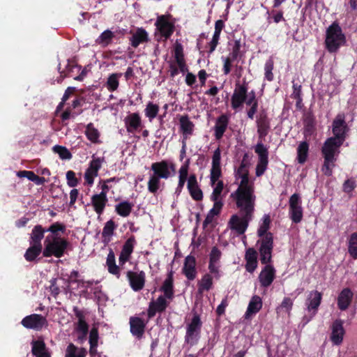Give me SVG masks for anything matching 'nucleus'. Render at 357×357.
<instances>
[{
    "mask_svg": "<svg viewBox=\"0 0 357 357\" xmlns=\"http://www.w3.org/2000/svg\"><path fill=\"white\" fill-rule=\"evenodd\" d=\"M349 130L344 114H338L332 124V132L334 137L328 138L321 149L324 158L321 172L324 175L332 176L333 169L335 166V162L340 153V148L345 141Z\"/></svg>",
    "mask_w": 357,
    "mask_h": 357,
    "instance_id": "f257e3e1",
    "label": "nucleus"
},
{
    "mask_svg": "<svg viewBox=\"0 0 357 357\" xmlns=\"http://www.w3.org/2000/svg\"><path fill=\"white\" fill-rule=\"evenodd\" d=\"M70 243L59 236H47L44 241L43 255L45 257L61 258L64 255Z\"/></svg>",
    "mask_w": 357,
    "mask_h": 357,
    "instance_id": "f03ea898",
    "label": "nucleus"
},
{
    "mask_svg": "<svg viewBox=\"0 0 357 357\" xmlns=\"http://www.w3.org/2000/svg\"><path fill=\"white\" fill-rule=\"evenodd\" d=\"M346 42V37L339 23L333 22L326 29L325 46L330 53H335Z\"/></svg>",
    "mask_w": 357,
    "mask_h": 357,
    "instance_id": "7ed1b4c3",
    "label": "nucleus"
},
{
    "mask_svg": "<svg viewBox=\"0 0 357 357\" xmlns=\"http://www.w3.org/2000/svg\"><path fill=\"white\" fill-rule=\"evenodd\" d=\"M230 197L235 201L236 207L238 208L239 213H246V215H252L255 211V199L254 191H234Z\"/></svg>",
    "mask_w": 357,
    "mask_h": 357,
    "instance_id": "20e7f679",
    "label": "nucleus"
},
{
    "mask_svg": "<svg viewBox=\"0 0 357 357\" xmlns=\"http://www.w3.org/2000/svg\"><path fill=\"white\" fill-rule=\"evenodd\" d=\"M171 15H160L157 17L155 22V36L158 32L160 39L167 40L169 39L175 31V25L174 22H171Z\"/></svg>",
    "mask_w": 357,
    "mask_h": 357,
    "instance_id": "39448f33",
    "label": "nucleus"
},
{
    "mask_svg": "<svg viewBox=\"0 0 357 357\" xmlns=\"http://www.w3.org/2000/svg\"><path fill=\"white\" fill-rule=\"evenodd\" d=\"M252 218V215H246V213L234 214L229 220L228 226L238 235H242L247 230Z\"/></svg>",
    "mask_w": 357,
    "mask_h": 357,
    "instance_id": "423d86ee",
    "label": "nucleus"
},
{
    "mask_svg": "<svg viewBox=\"0 0 357 357\" xmlns=\"http://www.w3.org/2000/svg\"><path fill=\"white\" fill-rule=\"evenodd\" d=\"M257 243L260 244L259 252L261 263L264 265L271 264L273 249V234H268L264 238L259 240Z\"/></svg>",
    "mask_w": 357,
    "mask_h": 357,
    "instance_id": "0eeeda50",
    "label": "nucleus"
},
{
    "mask_svg": "<svg viewBox=\"0 0 357 357\" xmlns=\"http://www.w3.org/2000/svg\"><path fill=\"white\" fill-rule=\"evenodd\" d=\"M21 324L26 328L40 331L48 326V321L46 317L41 314H31L24 317Z\"/></svg>",
    "mask_w": 357,
    "mask_h": 357,
    "instance_id": "6e6552de",
    "label": "nucleus"
},
{
    "mask_svg": "<svg viewBox=\"0 0 357 357\" xmlns=\"http://www.w3.org/2000/svg\"><path fill=\"white\" fill-rule=\"evenodd\" d=\"M289 204L291 220L296 224L301 222L303 216V210L300 195L297 193L293 194L289 198Z\"/></svg>",
    "mask_w": 357,
    "mask_h": 357,
    "instance_id": "1a4fd4ad",
    "label": "nucleus"
},
{
    "mask_svg": "<svg viewBox=\"0 0 357 357\" xmlns=\"http://www.w3.org/2000/svg\"><path fill=\"white\" fill-rule=\"evenodd\" d=\"M255 151L259 158L256 167V176H261L264 174L268 164V148L263 143L258 142L255 147Z\"/></svg>",
    "mask_w": 357,
    "mask_h": 357,
    "instance_id": "9d476101",
    "label": "nucleus"
},
{
    "mask_svg": "<svg viewBox=\"0 0 357 357\" xmlns=\"http://www.w3.org/2000/svg\"><path fill=\"white\" fill-rule=\"evenodd\" d=\"M105 162V158L95 157L93 155L90 161L89 167L84 173V180L86 183L91 185L93 184L95 177L98 176V171L101 169L102 165Z\"/></svg>",
    "mask_w": 357,
    "mask_h": 357,
    "instance_id": "9b49d317",
    "label": "nucleus"
},
{
    "mask_svg": "<svg viewBox=\"0 0 357 357\" xmlns=\"http://www.w3.org/2000/svg\"><path fill=\"white\" fill-rule=\"evenodd\" d=\"M248 96V84L245 82L243 84L236 83L235 89L231 96V105L234 109L241 107L246 100Z\"/></svg>",
    "mask_w": 357,
    "mask_h": 357,
    "instance_id": "f8f14e48",
    "label": "nucleus"
},
{
    "mask_svg": "<svg viewBox=\"0 0 357 357\" xmlns=\"http://www.w3.org/2000/svg\"><path fill=\"white\" fill-rule=\"evenodd\" d=\"M322 300V294L317 290H312L307 294L305 300L307 310L311 314L310 319L317 313Z\"/></svg>",
    "mask_w": 357,
    "mask_h": 357,
    "instance_id": "ddd939ff",
    "label": "nucleus"
},
{
    "mask_svg": "<svg viewBox=\"0 0 357 357\" xmlns=\"http://www.w3.org/2000/svg\"><path fill=\"white\" fill-rule=\"evenodd\" d=\"M124 124L128 133L139 132L144 127L138 112L129 113L124 119Z\"/></svg>",
    "mask_w": 357,
    "mask_h": 357,
    "instance_id": "4468645a",
    "label": "nucleus"
},
{
    "mask_svg": "<svg viewBox=\"0 0 357 357\" xmlns=\"http://www.w3.org/2000/svg\"><path fill=\"white\" fill-rule=\"evenodd\" d=\"M221 151L220 148H217L212 157V166L210 172V180L211 185H214L220 177L222 176L221 170Z\"/></svg>",
    "mask_w": 357,
    "mask_h": 357,
    "instance_id": "2eb2a0df",
    "label": "nucleus"
},
{
    "mask_svg": "<svg viewBox=\"0 0 357 357\" xmlns=\"http://www.w3.org/2000/svg\"><path fill=\"white\" fill-rule=\"evenodd\" d=\"M126 276L129 282L130 286L135 291H139L144 287L146 282V274L144 271L135 272L128 271Z\"/></svg>",
    "mask_w": 357,
    "mask_h": 357,
    "instance_id": "dca6fc26",
    "label": "nucleus"
},
{
    "mask_svg": "<svg viewBox=\"0 0 357 357\" xmlns=\"http://www.w3.org/2000/svg\"><path fill=\"white\" fill-rule=\"evenodd\" d=\"M137 241L135 236H130L123 243L119 257L120 266H123L131 258Z\"/></svg>",
    "mask_w": 357,
    "mask_h": 357,
    "instance_id": "f3484780",
    "label": "nucleus"
},
{
    "mask_svg": "<svg viewBox=\"0 0 357 357\" xmlns=\"http://www.w3.org/2000/svg\"><path fill=\"white\" fill-rule=\"evenodd\" d=\"M181 272L190 281H192L197 278V260L193 255H189L185 257Z\"/></svg>",
    "mask_w": 357,
    "mask_h": 357,
    "instance_id": "a211bd4d",
    "label": "nucleus"
},
{
    "mask_svg": "<svg viewBox=\"0 0 357 357\" xmlns=\"http://www.w3.org/2000/svg\"><path fill=\"white\" fill-rule=\"evenodd\" d=\"M275 273L276 271L272 264H266L258 278L261 287H269L275 278Z\"/></svg>",
    "mask_w": 357,
    "mask_h": 357,
    "instance_id": "6ab92c4d",
    "label": "nucleus"
},
{
    "mask_svg": "<svg viewBox=\"0 0 357 357\" xmlns=\"http://www.w3.org/2000/svg\"><path fill=\"white\" fill-rule=\"evenodd\" d=\"M259 142L262 143L271 129L270 120L266 113H261L256 121Z\"/></svg>",
    "mask_w": 357,
    "mask_h": 357,
    "instance_id": "aec40b11",
    "label": "nucleus"
},
{
    "mask_svg": "<svg viewBox=\"0 0 357 357\" xmlns=\"http://www.w3.org/2000/svg\"><path fill=\"white\" fill-rule=\"evenodd\" d=\"M130 331L131 334L138 339H141L145 332L147 322L138 317H130L129 319Z\"/></svg>",
    "mask_w": 357,
    "mask_h": 357,
    "instance_id": "412c9836",
    "label": "nucleus"
},
{
    "mask_svg": "<svg viewBox=\"0 0 357 357\" xmlns=\"http://www.w3.org/2000/svg\"><path fill=\"white\" fill-rule=\"evenodd\" d=\"M169 303L166 301L163 296H160L156 301H153L149 303V308L147 310L148 318L152 319L156 312H162L165 311Z\"/></svg>",
    "mask_w": 357,
    "mask_h": 357,
    "instance_id": "4be33fe9",
    "label": "nucleus"
},
{
    "mask_svg": "<svg viewBox=\"0 0 357 357\" xmlns=\"http://www.w3.org/2000/svg\"><path fill=\"white\" fill-rule=\"evenodd\" d=\"M187 188L191 197L195 201H202L203 199V192L201 190L195 174L189 176Z\"/></svg>",
    "mask_w": 357,
    "mask_h": 357,
    "instance_id": "5701e85b",
    "label": "nucleus"
},
{
    "mask_svg": "<svg viewBox=\"0 0 357 357\" xmlns=\"http://www.w3.org/2000/svg\"><path fill=\"white\" fill-rule=\"evenodd\" d=\"M178 120L180 132L183 135L182 140H187L193 134L195 124L190 121L188 114L180 115Z\"/></svg>",
    "mask_w": 357,
    "mask_h": 357,
    "instance_id": "b1692460",
    "label": "nucleus"
},
{
    "mask_svg": "<svg viewBox=\"0 0 357 357\" xmlns=\"http://www.w3.org/2000/svg\"><path fill=\"white\" fill-rule=\"evenodd\" d=\"M229 123V118L226 114H222L217 118L213 128L215 139L220 140L222 138L227 129Z\"/></svg>",
    "mask_w": 357,
    "mask_h": 357,
    "instance_id": "393cba45",
    "label": "nucleus"
},
{
    "mask_svg": "<svg viewBox=\"0 0 357 357\" xmlns=\"http://www.w3.org/2000/svg\"><path fill=\"white\" fill-rule=\"evenodd\" d=\"M151 170L153 174L161 178L167 179L171 176L169 171V162L167 160H162L151 164Z\"/></svg>",
    "mask_w": 357,
    "mask_h": 357,
    "instance_id": "a878e982",
    "label": "nucleus"
},
{
    "mask_svg": "<svg viewBox=\"0 0 357 357\" xmlns=\"http://www.w3.org/2000/svg\"><path fill=\"white\" fill-rule=\"evenodd\" d=\"M344 335L343 321L341 319L335 320L332 324L331 341L334 344L339 345L343 340Z\"/></svg>",
    "mask_w": 357,
    "mask_h": 357,
    "instance_id": "bb28decb",
    "label": "nucleus"
},
{
    "mask_svg": "<svg viewBox=\"0 0 357 357\" xmlns=\"http://www.w3.org/2000/svg\"><path fill=\"white\" fill-rule=\"evenodd\" d=\"M245 260L246 261L245 270L252 273L257 268V252L253 248H249L246 250L245 254Z\"/></svg>",
    "mask_w": 357,
    "mask_h": 357,
    "instance_id": "cd10ccee",
    "label": "nucleus"
},
{
    "mask_svg": "<svg viewBox=\"0 0 357 357\" xmlns=\"http://www.w3.org/2000/svg\"><path fill=\"white\" fill-rule=\"evenodd\" d=\"M160 291L164 293V297L167 299L172 300L174 298V271L171 270L165 280Z\"/></svg>",
    "mask_w": 357,
    "mask_h": 357,
    "instance_id": "c85d7f7f",
    "label": "nucleus"
},
{
    "mask_svg": "<svg viewBox=\"0 0 357 357\" xmlns=\"http://www.w3.org/2000/svg\"><path fill=\"white\" fill-rule=\"evenodd\" d=\"M353 298V292L349 288L343 289L337 298V306L340 310H346Z\"/></svg>",
    "mask_w": 357,
    "mask_h": 357,
    "instance_id": "c756f323",
    "label": "nucleus"
},
{
    "mask_svg": "<svg viewBox=\"0 0 357 357\" xmlns=\"http://www.w3.org/2000/svg\"><path fill=\"white\" fill-rule=\"evenodd\" d=\"M107 202V197L103 193L96 194L91 197V204L95 212L99 215L102 214Z\"/></svg>",
    "mask_w": 357,
    "mask_h": 357,
    "instance_id": "7c9ffc66",
    "label": "nucleus"
},
{
    "mask_svg": "<svg viewBox=\"0 0 357 357\" xmlns=\"http://www.w3.org/2000/svg\"><path fill=\"white\" fill-rule=\"evenodd\" d=\"M149 40V34L142 27L137 28L130 38V45L134 48H137L140 44L147 43Z\"/></svg>",
    "mask_w": 357,
    "mask_h": 357,
    "instance_id": "2f4dec72",
    "label": "nucleus"
},
{
    "mask_svg": "<svg viewBox=\"0 0 357 357\" xmlns=\"http://www.w3.org/2000/svg\"><path fill=\"white\" fill-rule=\"evenodd\" d=\"M213 287V277L210 273H205L197 282V293L203 295L205 291H210Z\"/></svg>",
    "mask_w": 357,
    "mask_h": 357,
    "instance_id": "473e14b6",
    "label": "nucleus"
},
{
    "mask_svg": "<svg viewBox=\"0 0 357 357\" xmlns=\"http://www.w3.org/2000/svg\"><path fill=\"white\" fill-rule=\"evenodd\" d=\"M106 266L108 272L119 279L121 276V268L116 264L115 255L112 249H109V253L106 259Z\"/></svg>",
    "mask_w": 357,
    "mask_h": 357,
    "instance_id": "72a5a7b5",
    "label": "nucleus"
},
{
    "mask_svg": "<svg viewBox=\"0 0 357 357\" xmlns=\"http://www.w3.org/2000/svg\"><path fill=\"white\" fill-rule=\"evenodd\" d=\"M116 227L117 225L112 220H108L105 224L102 231V242L105 245H108L112 241V237L114 236Z\"/></svg>",
    "mask_w": 357,
    "mask_h": 357,
    "instance_id": "f704fd0d",
    "label": "nucleus"
},
{
    "mask_svg": "<svg viewBox=\"0 0 357 357\" xmlns=\"http://www.w3.org/2000/svg\"><path fill=\"white\" fill-rule=\"evenodd\" d=\"M47 229L43 228L41 225H36L33 227L29 239V243L42 245V240L44 238Z\"/></svg>",
    "mask_w": 357,
    "mask_h": 357,
    "instance_id": "c9c22d12",
    "label": "nucleus"
},
{
    "mask_svg": "<svg viewBox=\"0 0 357 357\" xmlns=\"http://www.w3.org/2000/svg\"><path fill=\"white\" fill-rule=\"evenodd\" d=\"M262 307V300L260 296L255 295L252 297L250 303L248 304L246 312L245 317L257 313Z\"/></svg>",
    "mask_w": 357,
    "mask_h": 357,
    "instance_id": "e433bc0d",
    "label": "nucleus"
},
{
    "mask_svg": "<svg viewBox=\"0 0 357 357\" xmlns=\"http://www.w3.org/2000/svg\"><path fill=\"white\" fill-rule=\"evenodd\" d=\"M43 250V245L30 243V246L25 252L24 257L27 261L31 262L36 260Z\"/></svg>",
    "mask_w": 357,
    "mask_h": 357,
    "instance_id": "4c0bfd02",
    "label": "nucleus"
},
{
    "mask_svg": "<svg viewBox=\"0 0 357 357\" xmlns=\"http://www.w3.org/2000/svg\"><path fill=\"white\" fill-rule=\"evenodd\" d=\"M17 176L20 178H27L29 181L34 182L36 185H43L45 182L44 177L36 175L32 171L21 170L17 172Z\"/></svg>",
    "mask_w": 357,
    "mask_h": 357,
    "instance_id": "58836bf2",
    "label": "nucleus"
},
{
    "mask_svg": "<svg viewBox=\"0 0 357 357\" xmlns=\"http://www.w3.org/2000/svg\"><path fill=\"white\" fill-rule=\"evenodd\" d=\"M133 204L128 201H123L115 206L116 213L121 217H128L132 210Z\"/></svg>",
    "mask_w": 357,
    "mask_h": 357,
    "instance_id": "ea45409f",
    "label": "nucleus"
},
{
    "mask_svg": "<svg viewBox=\"0 0 357 357\" xmlns=\"http://www.w3.org/2000/svg\"><path fill=\"white\" fill-rule=\"evenodd\" d=\"M86 351L84 348H79L74 344L70 343L65 352V357H86Z\"/></svg>",
    "mask_w": 357,
    "mask_h": 357,
    "instance_id": "a19ab883",
    "label": "nucleus"
},
{
    "mask_svg": "<svg viewBox=\"0 0 357 357\" xmlns=\"http://www.w3.org/2000/svg\"><path fill=\"white\" fill-rule=\"evenodd\" d=\"M309 152V144L306 141L301 142L297 148V160L299 164L306 162Z\"/></svg>",
    "mask_w": 357,
    "mask_h": 357,
    "instance_id": "79ce46f5",
    "label": "nucleus"
},
{
    "mask_svg": "<svg viewBox=\"0 0 357 357\" xmlns=\"http://www.w3.org/2000/svg\"><path fill=\"white\" fill-rule=\"evenodd\" d=\"M161 178L154 175L153 174H151L149 181L147 183V188L150 193L153 195H156L161 185Z\"/></svg>",
    "mask_w": 357,
    "mask_h": 357,
    "instance_id": "37998d69",
    "label": "nucleus"
},
{
    "mask_svg": "<svg viewBox=\"0 0 357 357\" xmlns=\"http://www.w3.org/2000/svg\"><path fill=\"white\" fill-rule=\"evenodd\" d=\"M122 76V73H116L111 74L106 82V87L110 92L117 90L119 86V78Z\"/></svg>",
    "mask_w": 357,
    "mask_h": 357,
    "instance_id": "c03bdc74",
    "label": "nucleus"
},
{
    "mask_svg": "<svg viewBox=\"0 0 357 357\" xmlns=\"http://www.w3.org/2000/svg\"><path fill=\"white\" fill-rule=\"evenodd\" d=\"M84 133L87 139L92 143L96 144L99 142L100 132L98 129L94 127L93 123L87 124Z\"/></svg>",
    "mask_w": 357,
    "mask_h": 357,
    "instance_id": "a18cd8bd",
    "label": "nucleus"
},
{
    "mask_svg": "<svg viewBox=\"0 0 357 357\" xmlns=\"http://www.w3.org/2000/svg\"><path fill=\"white\" fill-rule=\"evenodd\" d=\"M114 38V32L107 29L104 31L96 39V43L103 47H107L112 43Z\"/></svg>",
    "mask_w": 357,
    "mask_h": 357,
    "instance_id": "49530a36",
    "label": "nucleus"
},
{
    "mask_svg": "<svg viewBox=\"0 0 357 357\" xmlns=\"http://www.w3.org/2000/svg\"><path fill=\"white\" fill-rule=\"evenodd\" d=\"M202 326V322L199 317V315L195 314L193 315L191 321L188 324L186 331L192 333H201V328Z\"/></svg>",
    "mask_w": 357,
    "mask_h": 357,
    "instance_id": "de8ad7c7",
    "label": "nucleus"
},
{
    "mask_svg": "<svg viewBox=\"0 0 357 357\" xmlns=\"http://www.w3.org/2000/svg\"><path fill=\"white\" fill-rule=\"evenodd\" d=\"M159 112V106L152 102H149L144 109V114L151 122L155 117L158 116Z\"/></svg>",
    "mask_w": 357,
    "mask_h": 357,
    "instance_id": "09e8293b",
    "label": "nucleus"
},
{
    "mask_svg": "<svg viewBox=\"0 0 357 357\" xmlns=\"http://www.w3.org/2000/svg\"><path fill=\"white\" fill-rule=\"evenodd\" d=\"M31 353L33 356H38L39 354L43 353L48 349L43 340H33L31 343Z\"/></svg>",
    "mask_w": 357,
    "mask_h": 357,
    "instance_id": "8fccbe9b",
    "label": "nucleus"
},
{
    "mask_svg": "<svg viewBox=\"0 0 357 357\" xmlns=\"http://www.w3.org/2000/svg\"><path fill=\"white\" fill-rule=\"evenodd\" d=\"M293 305L294 303L291 298L289 297H284L281 304L276 308L277 314H280L282 312H285L288 315H290Z\"/></svg>",
    "mask_w": 357,
    "mask_h": 357,
    "instance_id": "3c124183",
    "label": "nucleus"
},
{
    "mask_svg": "<svg viewBox=\"0 0 357 357\" xmlns=\"http://www.w3.org/2000/svg\"><path fill=\"white\" fill-rule=\"evenodd\" d=\"M241 181L236 191H254V185L250 183L249 174L244 173L241 176Z\"/></svg>",
    "mask_w": 357,
    "mask_h": 357,
    "instance_id": "603ef678",
    "label": "nucleus"
},
{
    "mask_svg": "<svg viewBox=\"0 0 357 357\" xmlns=\"http://www.w3.org/2000/svg\"><path fill=\"white\" fill-rule=\"evenodd\" d=\"M348 252L350 256L357 259V233H353L351 234L349 240Z\"/></svg>",
    "mask_w": 357,
    "mask_h": 357,
    "instance_id": "864d4df0",
    "label": "nucleus"
},
{
    "mask_svg": "<svg viewBox=\"0 0 357 357\" xmlns=\"http://www.w3.org/2000/svg\"><path fill=\"white\" fill-rule=\"evenodd\" d=\"M270 217L268 215H265L264 217L263 222L257 231V235L261 238H264L268 234H271L268 231L270 227Z\"/></svg>",
    "mask_w": 357,
    "mask_h": 357,
    "instance_id": "5fc2aeb1",
    "label": "nucleus"
},
{
    "mask_svg": "<svg viewBox=\"0 0 357 357\" xmlns=\"http://www.w3.org/2000/svg\"><path fill=\"white\" fill-rule=\"evenodd\" d=\"M53 151L57 153L62 160H70L72 158L70 151L65 146L55 145L53 146Z\"/></svg>",
    "mask_w": 357,
    "mask_h": 357,
    "instance_id": "6e6d98bb",
    "label": "nucleus"
},
{
    "mask_svg": "<svg viewBox=\"0 0 357 357\" xmlns=\"http://www.w3.org/2000/svg\"><path fill=\"white\" fill-rule=\"evenodd\" d=\"M241 45L240 40H236L228 57L231 58V60L235 61H236L238 59H241L243 56V53L241 52Z\"/></svg>",
    "mask_w": 357,
    "mask_h": 357,
    "instance_id": "4d7b16f0",
    "label": "nucleus"
},
{
    "mask_svg": "<svg viewBox=\"0 0 357 357\" xmlns=\"http://www.w3.org/2000/svg\"><path fill=\"white\" fill-rule=\"evenodd\" d=\"M47 229V232L50 231L52 233L50 236H58V233H65L66 230V225L63 223L56 222L52 224Z\"/></svg>",
    "mask_w": 357,
    "mask_h": 357,
    "instance_id": "13d9d810",
    "label": "nucleus"
},
{
    "mask_svg": "<svg viewBox=\"0 0 357 357\" xmlns=\"http://www.w3.org/2000/svg\"><path fill=\"white\" fill-rule=\"evenodd\" d=\"M216 183V185L213 188V192L211 195V201L222 200L221 198V193L224 188L223 181H219L218 179Z\"/></svg>",
    "mask_w": 357,
    "mask_h": 357,
    "instance_id": "bf43d9fd",
    "label": "nucleus"
},
{
    "mask_svg": "<svg viewBox=\"0 0 357 357\" xmlns=\"http://www.w3.org/2000/svg\"><path fill=\"white\" fill-rule=\"evenodd\" d=\"M200 338V334L186 331L185 335V343L188 344L190 347L196 345Z\"/></svg>",
    "mask_w": 357,
    "mask_h": 357,
    "instance_id": "052dcab7",
    "label": "nucleus"
},
{
    "mask_svg": "<svg viewBox=\"0 0 357 357\" xmlns=\"http://www.w3.org/2000/svg\"><path fill=\"white\" fill-rule=\"evenodd\" d=\"M274 68V62L272 59H269L265 63L264 70H265V79L269 82H271L274 79L273 70Z\"/></svg>",
    "mask_w": 357,
    "mask_h": 357,
    "instance_id": "680f3d73",
    "label": "nucleus"
},
{
    "mask_svg": "<svg viewBox=\"0 0 357 357\" xmlns=\"http://www.w3.org/2000/svg\"><path fill=\"white\" fill-rule=\"evenodd\" d=\"M248 158V154L245 153L243 158V160L238 167V169L235 171V176L236 178H241V175H243L244 173L249 174L248 169L247 168V164L245 162L246 158Z\"/></svg>",
    "mask_w": 357,
    "mask_h": 357,
    "instance_id": "e2e57ef3",
    "label": "nucleus"
},
{
    "mask_svg": "<svg viewBox=\"0 0 357 357\" xmlns=\"http://www.w3.org/2000/svg\"><path fill=\"white\" fill-rule=\"evenodd\" d=\"M98 329L93 326L89 333V344L91 345V349H95L98 347Z\"/></svg>",
    "mask_w": 357,
    "mask_h": 357,
    "instance_id": "0e129e2a",
    "label": "nucleus"
},
{
    "mask_svg": "<svg viewBox=\"0 0 357 357\" xmlns=\"http://www.w3.org/2000/svg\"><path fill=\"white\" fill-rule=\"evenodd\" d=\"M80 68V66H79L75 61L68 59L67 65L66 66V68L64 70L60 72L61 76L63 77L70 76V73L73 70L74 68Z\"/></svg>",
    "mask_w": 357,
    "mask_h": 357,
    "instance_id": "69168bd1",
    "label": "nucleus"
},
{
    "mask_svg": "<svg viewBox=\"0 0 357 357\" xmlns=\"http://www.w3.org/2000/svg\"><path fill=\"white\" fill-rule=\"evenodd\" d=\"M356 187V182L354 178L351 177L347 179L342 185V190L345 193L351 192Z\"/></svg>",
    "mask_w": 357,
    "mask_h": 357,
    "instance_id": "338daca9",
    "label": "nucleus"
},
{
    "mask_svg": "<svg viewBox=\"0 0 357 357\" xmlns=\"http://www.w3.org/2000/svg\"><path fill=\"white\" fill-rule=\"evenodd\" d=\"M66 179L67 184L70 188H75L79 183V181L75 176V173L72 170H69L66 172Z\"/></svg>",
    "mask_w": 357,
    "mask_h": 357,
    "instance_id": "774afa93",
    "label": "nucleus"
}]
</instances>
